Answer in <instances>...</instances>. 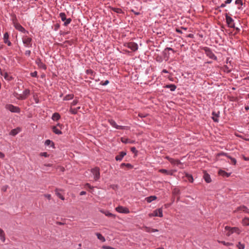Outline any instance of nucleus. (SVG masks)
Masks as SVG:
<instances>
[{
  "label": "nucleus",
  "instance_id": "f257e3e1",
  "mask_svg": "<svg viewBox=\"0 0 249 249\" xmlns=\"http://www.w3.org/2000/svg\"><path fill=\"white\" fill-rule=\"evenodd\" d=\"M225 229L227 231L226 235L228 236H230L231 234L234 233L239 234L241 232V230L238 227H230L229 226H226Z\"/></svg>",
  "mask_w": 249,
  "mask_h": 249
},
{
  "label": "nucleus",
  "instance_id": "f03ea898",
  "mask_svg": "<svg viewBox=\"0 0 249 249\" xmlns=\"http://www.w3.org/2000/svg\"><path fill=\"white\" fill-rule=\"evenodd\" d=\"M22 42L25 47L31 48L32 47V39L27 36L22 38Z\"/></svg>",
  "mask_w": 249,
  "mask_h": 249
},
{
  "label": "nucleus",
  "instance_id": "7ed1b4c3",
  "mask_svg": "<svg viewBox=\"0 0 249 249\" xmlns=\"http://www.w3.org/2000/svg\"><path fill=\"white\" fill-rule=\"evenodd\" d=\"M150 217L154 216H159L162 217L163 216L162 209V208H159L153 211V213L148 214Z\"/></svg>",
  "mask_w": 249,
  "mask_h": 249
},
{
  "label": "nucleus",
  "instance_id": "20e7f679",
  "mask_svg": "<svg viewBox=\"0 0 249 249\" xmlns=\"http://www.w3.org/2000/svg\"><path fill=\"white\" fill-rule=\"evenodd\" d=\"M30 92V91L29 89H26L23 91L22 94H18L17 98L18 100H25L29 95Z\"/></svg>",
  "mask_w": 249,
  "mask_h": 249
},
{
  "label": "nucleus",
  "instance_id": "39448f33",
  "mask_svg": "<svg viewBox=\"0 0 249 249\" xmlns=\"http://www.w3.org/2000/svg\"><path fill=\"white\" fill-rule=\"evenodd\" d=\"M91 172L92 174L94 180L96 181L100 177L99 168L96 167L91 169Z\"/></svg>",
  "mask_w": 249,
  "mask_h": 249
},
{
  "label": "nucleus",
  "instance_id": "423d86ee",
  "mask_svg": "<svg viewBox=\"0 0 249 249\" xmlns=\"http://www.w3.org/2000/svg\"><path fill=\"white\" fill-rule=\"evenodd\" d=\"M204 51L206 55L210 58L215 60H217V57L214 55V54L210 48L206 47L204 49Z\"/></svg>",
  "mask_w": 249,
  "mask_h": 249
},
{
  "label": "nucleus",
  "instance_id": "0eeeda50",
  "mask_svg": "<svg viewBox=\"0 0 249 249\" xmlns=\"http://www.w3.org/2000/svg\"><path fill=\"white\" fill-rule=\"evenodd\" d=\"M5 107L7 110H9L12 112L19 113L20 111V109L18 107L14 106L11 104L7 105Z\"/></svg>",
  "mask_w": 249,
  "mask_h": 249
},
{
  "label": "nucleus",
  "instance_id": "6e6552de",
  "mask_svg": "<svg viewBox=\"0 0 249 249\" xmlns=\"http://www.w3.org/2000/svg\"><path fill=\"white\" fill-rule=\"evenodd\" d=\"M124 46L134 52L137 51L138 49V44L136 43L133 42L126 43L125 44Z\"/></svg>",
  "mask_w": 249,
  "mask_h": 249
},
{
  "label": "nucleus",
  "instance_id": "1a4fd4ad",
  "mask_svg": "<svg viewBox=\"0 0 249 249\" xmlns=\"http://www.w3.org/2000/svg\"><path fill=\"white\" fill-rule=\"evenodd\" d=\"M115 210L119 213L125 214L128 213L130 212L129 209L127 208L122 206H119L115 208Z\"/></svg>",
  "mask_w": 249,
  "mask_h": 249
},
{
  "label": "nucleus",
  "instance_id": "9d476101",
  "mask_svg": "<svg viewBox=\"0 0 249 249\" xmlns=\"http://www.w3.org/2000/svg\"><path fill=\"white\" fill-rule=\"evenodd\" d=\"M13 23L15 28L19 32L24 33H27V31L18 22L14 20Z\"/></svg>",
  "mask_w": 249,
  "mask_h": 249
},
{
  "label": "nucleus",
  "instance_id": "9b49d317",
  "mask_svg": "<svg viewBox=\"0 0 249 249\" xmlns=\"http://www.w3.org/2000/svg\"><path fill=\"white\" fill-rule=\"evenodd\" d=\"M234 213H249V209H248L245 206H240L238 207L234 211Z\"/></svg>",
  "mask_w": 249,
  "mask_h": 249
},
{
  "label": "nucleus",
  "instance_id": "f8f14e48",
  "mask_svg": "<svg viewBox=\"0 0 249 249\" xmlns=\"http://www.w3.org/2000/svg\"><path fill=\"white\" fill-rule=\"evenodd\" d=\"M108 122L113 127L117 129H124L125 128L124 126L119 125L113 120H109Z\"/></svg>",
  "mask_w": 249,
  "mask_h": 249
},
{
  "label": "nucleus",
  "instance_id": "ddd939ff",
  "mask_svg": "<svg viewBox=\"0 0 249 249\" xmlns=\"http://www.w3.org/2000/svg\"><path fill=\"white\" fill-rule=\"evenodd\" d=\"M226 22L228 25V26L230 28H233L234 27V23L233 19L230 16H226Z\"/></svg>",
  "mask_w": 249,
  "mask_h": 249
},
{
  "label": "nucleus",
  "instance_id": "4468645a",
  "mask_svg": "<svg viewBox=\"0 0 249 249\" xmlns=\"http://www.w3.org/2000/svg\"><path fill=\"white\" fill-rule=\"evenodd\" d=\"M166 158L170 162V163L174 165H179L181 164V162L178 160H175L169 157H166Z\"/></svg>",
  "mask_w": 249,
  "mask_h": 249
},
{
  "label": "nucleus",
  "instance_id": "2eb2a0df",
  "mask_svg": "<svg viewBox=\"0 0 249 249\" xmlns=\"http://www.w3.org/2000/svg\"><path fill=\"white\" fill-rule=\"evenodd\" d=\"M142 229L147 232H154L158 231L157 229H153L150 227L145 226H143Z\"/></svg>",
  "mask_w": 249,
  "mask_h": 249
},
{
  "label": "nucleus",
  "instance_id": "dca6fc26",
  "mask_svg": "<svg viewBox=\"0 0 249 249\" xmlns=\"http://www.w3.org/2000/svg\"><path fill=\"white\" fill-rule=\"evenodd\" d=\"M1 75H2L4 78L7 81H10L13 79V77L6 72H1Z\"/></svg>",
  "mask_w": 249,
  "mask_h": 249
},
{
  "label": "nucleus",
  "instance_id": "f3484780",
  "mask_svg": "<svg viewBox=\"0 0 249 249\" xmlns=\"http://www.w3.org/2000/svg\"><path fill=\"white\" fill-rule=\"evenodd\" d=\"M36 62L39 68L44 70H45L46 69V65L42 62L40 59H37L36 60Z\"/></svg>",
  "mask_w": 249,
  "mask_h": 249
},
{
  "label": "nucleus",
  "instance_id": "a211bd4d",
  "mask_svg": "<svg viewBox=\"0 0 249 249\" xmlns=\"http://www.w3.org/2000/svg\"><path fill=\"white\" fill-rule=\"evenodd\" d=\"M126 152L124 151L121 152L119 154L116 156L115 160L117 161H121L124 158V157L126 155Z\"/></svg>",
  "mask_w": 249,
  "mask_h": 249
},
{
  "label": "nucleus",
  "instance_id": "6ab92c4d",
  "mask_svg": "<svg viewBox=\"0 0 249 249\" xmlns=\"http://www.w3.org/2000/svg\"><path fill=\"white\" fill-rule=\"evenodd\" d=\"M9 35L7 33H5L3 35L4 42L10 46L11 45V42L8 40Z\"/></svg>",
  "mask_w": 249,
  "mask_h": 249
},
{
  "label": "nucleus",
  "instance_id": "aec40b11",
  "mask_svg": "<svg viewBox=\"0 0 249 249\" xmlns=\"http://www.w3.org/2000/svg\"><path fill=\"white\" fill-rule=\"evenodd\" d=\"M100 212L105 214L106 216H108V217H115V215L110 213L109 211H104V210H100Z\"/></svg>",
  "mask_w": 249,
  "mask_h": 249
},
{
  "label": "nucleus",
  "instance_id": "412c9836",
  "mask_svg": "<svg viewBox=\"0 0 249 249\" xmlns=\"http://www.w3.org/2000/svg\"><path fill=\"white\" fill-rule=\"evenodd\" d=\"M221 155H225L226 156L227 158H228L229 159H230L231 160V162L230 163L231 164H234V165H235L236 163V160H235V159L233 158H232L231 157V156L228 155L226 153H222V154H221Z\"/></svg>",
  "mask_w": 249,
  "mask_h": 249
},
{
  "label": "nucleus",
  "instance_id": "4be33fe9",
  "mask_svg": "<svg viewBox=\"0 0 249 249\" xmlns=\"http://www.w3.org/2000/svg\"><path fill=\"white\" fill-rule=\"evenodd\" d=\"M52 130L53 133L57 135H61L62 134V131L58 129L56 126H53L52 127Z\"/></svg>",
  "mask_w": 249,
  "mask_h": 249
},
{
  "label": "nucleus",
  "instance_id": "5701e85b",
  "mask_svg": "<svg viewBox=\"0 0 249 249\" xmlns=\"http://www.w3.org/2000/svg\"><path fill=\"white\" fill-rule=\"evenodd\" d=\"M164 88L169 89L171 91H174L176 90L177 87L174 84H169L165 85Z\"/></svg>",
  "mask_w": 249,
  "mask_h": 249
},
{
  "label": "nucleus",
  "instance_id": "b1692460",
  "mask_svg": "<svg viewBox=\"0 0 249 249\" xmlns=\"http://www.w3.org/2000/svg\"><path fill=\"white\" fill-rule=\"evenodd\" d=\"M60 118V115L57 112L54 113L53 114L52 117V119L53 121H58Z\"/></svg>",
  "mask_w": 249,
  "mask_h": 249
},
{
  "label": "nucleus",
  "instance_id": "393cba45",
  "mask_svg": "<svg viewBox=\"0 0 249 249\" xmlns=\"http://www.w3.org/2000/svg\"><path fill=\"white\" fill-rule=\"evenodd\" d=\"M157 199V197L155 196H151L145 198V200L148 203H150L152 201L156 200Z\"/></svg>",
  "mask_w": 249,
  "mask_h": 249
},
{
  "label": "nucleus",
  "instance_id": "a878e982",
  "mask_svg": "<svg viewBox=\"0 0 249 249\" xmlns=\"http://www.w3.org/2000/svg\"><path fill=\"white\" fill-rule=\"evenodd\" d=\"M0 239L2 242L5 241V233L1 229H0Z\"/></svg>",
  "mask_w": 249,
  "mask_h": 249
},
{
  "label": "nucleus",
  "instance_id": "bb28decb",
  "mask_svg": "<svg viewBox=\"0 0 249 249\" xmlns=\"http://www.w3.org/2000/svg\"><path fill=\"white\" fill-rule=\"evenodd\" d=\"M20 131V129L18 128L12 129L10 132V135L12 136H15L18 134Z\"/></svg>",
  "mask_w": 249,
  "mask_h": 249
},
{
  "label": "nucleus",
  "instance_id": "cd10ccee",
  "mask_svg": "<svg viewBox=\"0 0 249 249\" xmlns=\"http://www.w3.org/2000/svg\"><path fill=\"white\" fill-rule=\"evenodd\" d=\"M212 115H213L212 119H213V121L215 122H218V118L219 117L218 114H217L215 112H213Z\"/></svg>",
  "mask_w": 249,
  "mask_h": 249
},
{
  "label": "nucleus",
  "instance_id": "c85d7f7f",
  "mask_svg": "<svg viewBox=\"0 0 249 249\" xmlns=\"http://www.w3.org/2000/svg\"><path fill=\"white\" fill-rule=\"evenodd\" d=\"M96 235L97 237V238L100 240L102 242H104L106 241L105 238L100 233H96Z\"/></svg>",
  "mask_w": 249,
  "mask_h": 249
},
{
  "label": "nucleus",
  "instance_id": "c756f323",
  "mask_svg": "<svg viewBox=\"0 0 249 249\" xmlns=\"http://www.w3.org/2000/svg\"><path fill=\"white\" fill-rule=\"evenodd\" d=\"M242 224L243 226H249V218L248 217H245L242 221Z\"/></svg>",
  "mask_w": 249,
  "mask_h": 249
},
{
  "label": "nucleus",
  "instance_id": "7c9ffc66",
  "mask_svg": "<svg viewBox=\"0 0 249 249\" xmlns=\"http://www.w3.org/2000/svg\"><path fill=\"white\" fill-rule=\"evenodd\" d=\"M112 11L113 12L117 13V14H123L124 12L123 10L119 8H111Z\"/></svg>",
  "mask_w": 249,
  "mask_h": 249
},
{
  "label": "nucleus",
  "instance_id": "2f4dec72",
  "mask_svg": "<svg viewBox=\"0 0 249 249\" xmlns=\"http://www.w3.org/2000/svg\"><path fill=\"white\" fill-rule=\"evenodd\" d=\"M58 191H59L58 189H56L55 190V194H56V196L59 198H60L61 200H64L65 199L64 197Z\"/></svg>",
  "mask_w": 249,
  "mask_h": 249
},
{
  "label": "nucleus",
  "instance_id": "473e14b6",
  "mask_svg": "<svg viewBox=\"0 0 249 249\" xmlns=\"http://www.w3.org/2000/svg\"><path fill=\"white\" fill-rule=\"evenodd\" d=\"M73 97H74L73 94H68L64 97L63 100L65 101L70 100L73 99Z\"/></svg>",
  "mask_w": 249,
  "mask_h": 249
},
{
  "label": "nucleus",
  "instance_id": "72a5a7b5",
  "mask_svg": "<svg viewBox=\"0 0 249 249\" xmlns=\"http://www.w3.org/2000/svg\"><path fill=\"white\" fill-rule=\"evenodd\" d=\"M45 145L46 146L50 145V146H51V147H53V146H54V144H53V141H52L50 140H46V141L45 142Z\"/></svg>",
  "mask_w": 249,
  "mask_h": 249
},
{
  "label": "nucleus",
  "instance_id": "f704fd0d",
  "mask_svg": "<svg viewBox=\"0 0 249 249\" xmlns=\"http://www.w3.org/2000/svg\"><path fill=\"white\" fill-rule=\"evenodd\" d=\"M204 178L206 182L210 183L211 182V177L208 174H205L204 176Z\"/></svg>",
  "mask_w": 249,
  "mask_h": 249
},
{
  "label": "nucleus",
  "instance_id": "c9c22d12",
  "mask_svg": "<svg viewBox=\"0 0 249 249\" xmlns=\"http://www.w3.org/2000/svg\"><path fill=\"white\" fill-rule=\"evenodd\" d=\"M232 0H226L225 3H222L218 8H224L227 4H230Z\"/></svg>",
  "mask_w": 249,
  "mask_h": 249
},
{
  "label": "nucleus",
  "instance_id": "e433bc0d",
  "mask_svg": "<svg viewBox=\"0 0 249 249\" xmlns=\"http://www.w3.org/2000/svg\"><path fill=\"white\" fill-rule=\"evenodd\" d=\"M186 177L188 180L190 182H193L194 181V178L193 176L189 174H186Z\"/></svg>",
  "mask_w": 249,
  "mask_h": 249
},
{
  "label": "nucleus",
  "instance_id": "4c0bfd02",
  "mask_svg": "<svg viewBox=\"0 0 249 249\" xmlns=\"http://www.w3.org/2000/svg\"><path fill=\"white\" fill-rule=\"evenodd\" d=\"M159 172L161 173H163V174H167V175H172V174L170 172L167 171L166 169H160L159 170Z\"/></svg>",
  "mask_w": 249,
  "mask_h": 249
},
{
  "label": "nucleus",
  "instance_id": "58836bf2",
  "mask_svg": "<svg viewBox=\"0 0 249 249\" xmlns=\"http://www.w3.org/2000/svg\"><path fill=\"white\" fill-rule=\"evenodd\" d=\"M59 17L61 18L62 21H64L66 19V14L64 13H60L59 14Z\"/></svg>",
  "mask_w": 249,
  "mask_h": 249
},
{
  "label": "nucleus",
  "instance_id": "ea45409f",
  "mask_svg": "<svg viewBox=\"0 0 249 249\" xmlns=\"http://www.w3.org/2000/svg\"><path fill=\"white\" fill-rule=\"evenodd\" d=\"M235 3L236 5L239 6V8H241V7H239V6H241L243 5V2L242 0H236Z\"/></svg>",
  "mask_w": 249,
  "mask_h": 249
},
{
  "label": "nucleus",
  "instance_id": "a19ab883",
  "mask_svg": "<svg viewBox=\"0 0 249 249\" xmlns=\"http://www.w3.org/2000/svg\"><path fill=\"white\" fill-rule=\"evenodd\" d=\"M126 166L128 168H131L132 167V166L131 164L130 163H123L121 164V167H123V166Z\"/></svg>",
  "mask_w": 249,
  "mask_h": 249
},
{
  "label": "nucleus",
  "instance_id": "79ce46f5",
  "mask_svg": "<svg viewBox=\"0 0 249 249\" xmlns=\"http://www.w3.org/2000/svg\"><path fill=\"white\" fill-rule=\"evenodd\" d=\"M70 112L72 114H76L77 113V109L75 108H71L70 109Z\"/></svg>",
  "mask_w": 249,
  "mask_h": 249
},
{
  "label": "nucleus",
  "instance_id": "37998d69",
  "mask_svg": "<svg viewBox=\"0 0 249 249\" xmlns=\"http://www.w3.org/2000/svg\"><path fill=\"white\" fill-rule=\"evenodd\" d=\"M71 19L70 18H66V19L65 20V21H64V25L65 26H67L68 24H69L71 22Z\"/></svg>",
  "mask_w": 249,
  "mask_h": 249
},
{
  "label": "nucleus",
  "instance_id": "c03bdc74",
  "mask_svg": "<svg viewBox=\"0 0 249 249\" xmlns=\"http://www.w3.org/2000/svg\"><path fill=\"white\" fill-rule=\"evenodd\" d=\"M237 247L239 249H244L245 245L243 244H241V242H239L237 244Z\"/></svg>",
  "mask_w": 249,
  "mask_h": 249
},
{
  "label": "nucleus",
  "instance_id": "a18cd8bd",
  "mask_svg": "<svg viewBox=\"0 0 249 249\" xmlns=\"http://www.w3.org/2000/svg\"><path fill=\"white\" fill-rule=\"evenodd\" d=\"M219 173L220 175H223V176H226L227 177L229 176V175L227 173H226L225 171H222V170H220L219 172Z\"/></svg>",
  "mask_w": 249,
  "mask_h": 249
},
{
  "label": "nucleus",
  "instance_id": "49530a36",
  "mask_svg": "<svg viewBox=\"0 0 249 249\" xmlns=\"http://www.w3.org/2000/svg\"><path fill=\"white\" fill-rule=\"evenodd\" d=\"M109 83V81L108 80H107L105 81H101L100 82V84L102 86H106Z\"/></svg>",
  "mask_w": 249,
  "mask_h": 249
},
{
  "label": "nucleus",
  "instance_id": "de8ad7c7",
  "mask_svg": "<svg viewBox=\"0 0 249 249\" xmlns=\"http://www.w3.org/2000/svg\"><path fill=\"white\" fill-rule=\"evenodd\" d=\"M182 29H183L184 30H186V28H182V29H178V28H177L176 29V31L177 33H179V34H182Z\"/></svg>",
  "mask_w": 249,
  "mask_h": 249
},
{
  "label": "nucleus",
  "instance_id": "09e8293b",
  "mask_svg": "<svg viewBox=\"0 0 249 249\" xmlns=\"http://www.w3.org/2000/svg\"><path fill=\"white\" fill-rule=\"evenodd\" d=\"M219 242L221 243L223 245L227 246H229L232 245L231 243H230L229 242H226L225 241H219Z\"/></svg>",
  "mask_w": 249,
  "mask_h": 249
},
{
  "label": "nucleus",
  "instance_id": "8fccbe9b",
  "mask_svg": "<svg viewBox=\"0 0 249 249\" xmlns=\"http://www.w3.org/2000/svg\"><path fill=\"white\" fill-rule=\"evenodd\" d=\"M31 76L33 77H36L37 76V71H35L33 72H31Z\"/></svg>",
  "mask_w": 249,
  "mask_h": 249
},
{
  "label": "nucleus",
  "instance_id": "3c124183",
  "mask_svg": "<svg viewBox=\"0 0 249 249\" xmlns=\"http://www.w3.org/2000/svg\"><path fill=\"white\" fill-rule=\"evenodd\" d=\"M78 100L77 99H74L71 103V105L72 106H74L77 105L78 103Z\"/></svg>",
  "mask_w": 249,
  "mask_h": 249
},
{
  "label": "nucleus",
  "instance_id": "603ef678",
  "mask_svg": "<svg viewBox=\"0 0 249 249\" xmlns=\"http://www.w3.org/2000/svg\"><path fill=\"white\" fill-rule=\"evenodd\" d=\"M40 155L42 157H47L48 156V154L47 152H42L40 154Z\"/></svg>",
  "mask_w": 249,
  "mask_h": 249
},
{
  "label": "nucleus",
  "instance_id": "864d4df0",
  "mask_svg": "<svg viewBox=\"0 0 249 249\" xmlns=\"http://www.w3.org/2000/svg\"><path fill=\"white\" fill-rule=\"evenodd\" d=\"M31 53V51H30V50H27V51H25V54L26 55H27V56H30V55Z\"/></svg>",
  "mask_w": 249,
  "mask_h": 249
},
{
  "label": "nucleus",
  "instance_id": "5fc2aeb1",
  "mask_svg": "<svg viewBox=\"0 0 249 249\" xmlns=\"http://www.w3.org/2000/svg\"><path fill=\"white\" fill-rule=\"evenodd\" d=\"M131 150L133 153H137V150H136L135 147H132L131 148Z\"/></svg>",
  "mask_w": 249,
  "mask_h": 249
},
{
  "label": "nucleus",
  "instance_id": "6e6d98bb",
  "mask_svg": "<svg viewBox=\"0 0 249 249\" xmlns=\"http://www.w3.org/2000/svg\"><path fill=\"white\" fill-rule=\"evenodd\" d=\"M122 142L124 143H128V142H130V141H128V139H124L123 138L122 139Z\"/></svg>",
  "mask_w": 249,
  "mask_h": 249
},
{
  "label": "nucleus",
  "instance_id": "4d7b16f0",
  "mask_svg": "<svg viewBox=\"0 0 249 249\" xmlns=\"http://www.w3.org/2000/svg\"><path fill=\"white\" fill-rule=\"evenodd\" d=\"M131 11L136 15H139L140 14V13L139 12H136L133 9H132Z\"/></svg>",
  "mask_w": 249,
  "mask_h": 249
},
{
  "label": "nucleus",
  "instance_id": "13d9d810",
  "mask_svg": "<svg viewBox=\"0 0 249 249\" xmlns=\"http://www.w3.org/2000/svg\"><path fill=\"white\" fill-rule=\"evenodd\" d=\"M44 196L49 200L51 198V195L50 194H46L44 195Z\"/></svg>",
  "mask_w": 249,
  "mask_h": 249
},
{
  "label": "nucleus",
  "instance_id": "bf43d9fd",
  "mask_svg": "<svg viewBox=\"0 0 249 249\" xmlns=\"http://www.w3.org/2000/svg\"><path fill=\"white\" fill-rule=\"evenodd\" d=\"M85 186L86 188H90V189L92 188V187L89 183H86Z\"/></svg>",
  "mask_w": 249,
  "mask_h": 249
},
{
  "label": "nucleus",
  "instance_id": "052dcab7",
  "mask_svg": "<svg viewBox=\"0 0 249 249\" xmlns=\"http://www.w3.org/2000/svg\"><path fill=\"white\" fill-rule=\"evenodd\" d=\"M56 126H57V127H59L60 129H62L63 127V125L62 124H60V123H58Z\"/></svg>",
  "mask_w": 249,
  "mask_h": 249
},
{
  "label": "nucleus",
  "instance_id": "680f3d73",
  "mask_svg": "<svg viewBox=\"0 0 249 249\" xmlns=\"http://www.w3.org/2000/svg\"><path fill=\"white\" fill-rule=\"evenodd\" d=\"M4 157H5L4 154L3 153L0 152V158L3 159L4 158Z\"/></svg>",
  "mask_w": 249,
  "mask_h": 249
},
{
  "label": "nucleus",
  "instance_id": "e2e57ef3",
  "mask_svg": "<svg viewBox=\"0 0 249 249\" xmlns=\"http://www.w3.org/2000/svg\"><path fill=\"white\" fill-rule=\"evenodd\" d=\"M86 194V192L85 191H82L80 192V196H83V195H85Z\"/></svg>",
  "mask_w": 249,
  "mask_h": 249
},
{
  "label": "nucleus",
  "instance_id": "0e129e2a",
  "mask_svg": "<svg viewBox=\"0 0 249 249\" xmlns=\"http://www.w3.org/2000/svg\"><path fill=\"white\" fill-rule=\"evenodd\" d=\"M34 99H35L36 103L38 104L39 103V99L38 98H35Z\"/></svg>",
  "mask_w": 249,
  "mask_h": 249
},
{
  "label": "nucleus",
  "instance_id": "69168bd1",
  "mask_svg": "<svg viewBox=\"0 0 249 249\" xmlns=\"http://www.w3.org/2000/svg\"><path fill=\"white\" fill-rule=\"evenodd\" d=\"M162 73H168V71H167L165 69H163L162 71Z\"/></svg>",
  "mask_w": 249,
  "mask_h": 249
},
{
  "label": "nucleus",
  "instance_id": "338daca9",
  "mask_svg": "<svg viewBox=\"0 0 249 249\" xmlns=\"http://www.w3.org/2000/svg\"><path fill=\"white\" fill-rule=\"evenodd\" d=\"M6 189H7V186H5V187H3L2 189V190L3 191H6Z\"/></svg>",
  "mask_w": 249,
  "mask_h": 249
},
{
  "label": "nucleus",
  "instance_id": "774afa93",
  "mask_svg": "<svg viewBox=\"0 0 249 249\" xmlns=\"http://www.w3.org/2000/svg\"><path fill=\"white\" fill-rule=\"evenodd\" d=\"M244 159L245 160H249V158H247V157H244Z\"/></svg>",
  "mask_w": 249,
  "mask_h": 249
}]
</instances>
